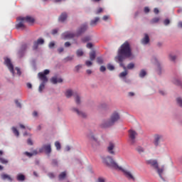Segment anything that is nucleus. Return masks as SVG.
Listing matches in <instances>:
<instances>
[{
    "label": "nucleus",
    "mask_w": 182,
    "mask_h": 182,
    "mask_svg": "<svg viewBox=\"0 0 182 182\" xmlns=\"http://www.w3.org/2000/svg\"><path fill=\"white\" fill-rule=\"evenodd\" d=\"M54 46H55V43H54V42L50 43V44H49V48H50V49H52V48H53Z\"/></svg>",
    "instance_id": "052dcab7"
},
{
    "label": "nucleus",
    "mask_w": 182,
    "mask_h": 182,
    "mask_svg": "<svg viewBox=\"0 0 182 182\" xmlns=\"http://www.w3.org/2000/svg\"><path fill=\"white\" fill-rule=\"evenodd\" d=\"M65 95L66 97H68V99H69L70 97H72V96H73V95H75V92H73V91H72V90H67Z\"/></svg>",
    "instance_id": "4be33fe9"
},
{
    "label": "nucleus",
    "mask_w": 182,
    "mask_h": 182,
    "mask_svg": "<svg viewBox=\"0 0 182 182\" xmlns=\"http://www.w3.org/2000/svg\"><path fill=\"white\" fill-rule=\"evenodd\" d=\"M27 144H28L29 146H33V142L32 141V139H28L27 140Z\"/></svg>",
    "instance_id": "de8ad7c7"
},
{
    "label": "nucleus",
    "mask_w": 182,
    "mask_h": 182,
    "mask_svg": "<svg viewBox=\"0 0 182 182\" xmlns=\"http://www.w3.org/2000/svg\"><path fill=\"white\" fill-rule=\"evenodd\" d=\"M82 42H89V41H90V37L89 36H87V37H85L82 39Z\"/></svg>",
    "instance_id": "79ce46f5"
},
{
    "label": "nucleus",
    "mask_w": 182,
    "mask_h": 182,
    "mask_svg": "<svg viewBox=\"0 0 182 182\" xmlns=\"http://www.w3.org/2000/svg\"><path fill=\"white\" fill-rule=\"evenodd\" d=\"M149 42H150V38H149V35L145 34L144 38H142L141 40V43H143V45H147V43H149Z\"/></svg>",
    "instance_id": "6ab92c4d"
},
{
    "label": "nucleus",
    "mask_w": 182,
    "mask_h": 182,
    "mask_svg": "<svg viewBox=\"0 0 182 182\" xmlns=\"http://www.w3.org/2000/svg\"><path fill=\"white\" fill-rule=\"evenodd\" d=\"M117 170H121L122 173H124V176L128 178V180H133L134 181V176H133V174H132V172L129 171H127V169L122 168V167H119Z\"/></svg>",
    "instance_id": "6e6552de"
},
{
    "label": "nucleus",
    "mask_w": 182,
    "mask_h": 182,
    "mask_svg": "<svg viewBox=\"0 0 182 182\" xmlns=\"http://www.w3.org/2000/svg\"><path fill=\"white\" fill-rule=\"evenodd\" d=\"M38 45H39V44H38L36 41H35L34 43H33V49L34 50H36V49H38Z\"/></svg>",
    "instance_id": "c03bdc74"
},
{
    "label": "nucleus",
    "mask_w": 182,
    "mask_h": 182,
    "mask_svg": "<svg viewBox=\"0 0 182 182\" xmlns=\"http://www.w3.org/2000/svg\"><path fill=\"white\" fill-rule=\"evenodd\" d=\"M105 178H98V182H105Z\"/></svg>",
    "instance_id": "338daca9"
},
{
    "label": "nucleus",
    "mask_w": 182,
    "mask_h": 182,
    "mask_svg": "<svg viewBox=\"0 0 182 182\" xmlns=\"http://www.w3.org/2000/svg\"><path fill=\"white\" fill-rule=\"evenodd\" d=\"M36 42L38 45H43L45 43V41L43 38H38Z\"/></svg>",
    "instance_id": "4c0bfd02"
},
{
    "label": "nucleus",
    "mask_w": 182,
    "mask_h": 182,
    "mask_svg": "<svg viewBox=\"0 0 182 182\" xmlns=\"http://www.w3.org/2000/svg\"><path fill=\"white\" fill-rule=\"evenodd\" d=\"M101 12H103V9L100 7L96 11V15H99V14H101Z\"/></svg>",
    "instance_id": "09e8293b"
},
{
    "label": "nucleus",
    "mask_w": 182,
    "mask_h": 182,
    "mask_svg": "<svg viewBox=\"0 0 182 182\" xmlns=\"http://www.w3.org/2000/svg\"><path fill=\"white\" fill-rule=\"evenodd\" d=\"M16 29H22L23 31L26 29V26H25V19L23 17H18L17 18V23L16 24Z\"/></svg>",
    "instance_id": "0eeeda50"
},
{
    "label": "nucleus",
    "mask_w": 182,
    "mask_h": 182,
    "mask_svg": "<svg viewBox=\"0 0 182 182\" xmlns=\"http://www.w3.org/2000/svg\"><path fill=\"white\" fill-rule=\"evenodd\" d=\"M160 21V18L155 17L151 20V23H157Z\"/></svg>",
    "instance_id": "7c9ffc66"
},
{
    "label": "nucleus",
    "mask_w": 182,
    "mask_h": 182,
    "mask_svg": "<svg viewBox=\"0 0 182 182\" xmlns=\"http://www.w3.org/2000/svg\"><path fill=\"white\" fill-rule=\"evenodd\" d=\"M75 34L70 31H65L61 35L62 39H73L75 38Z\"/></svg>",
    "instance_id": "1a4fd4ad"
},
{
    "label": "nucleus",
    "mask_w": 182,
    "mask_h": 182,
    "mask_svg": "<svg viewBox=\"0 0 182 182\" xmlns=\"http://www.w3.org/2000/svg\"><path fill=\"white\" fill-rule=\"evenodd\" d=\"M16 70L17 71L18 76H21V70L18 68H16Z\"/></svg>",
    "instance_id": "e2e57ef3"
},
{
    "label": "nucleus",
    "mask_w": 182,
    "mask_h": 182,
    "mask_svg": "<svg viewBox=\"0 0 182 182\" xmlns=\"http://www.w3.org/2000/svg\"><path fill=\"white\" fill-rule=\"evenodd\" d=\"M102 161L105 164H106V166L111 167L112 168H114L115 170H117L119 167L111 156L103 158Z\"/></svg>",
    "instance_id": "20e7f679"
},
{
    "label": "nucleus",
    "mask_w": 182,
    "mask_h": 182,
    "mask_svg": "<svg viewBox=\"0 0 182 182\" xmlns=\"http://www.w3.org/2000/svg\"><path fill=\"white\" fill-rule=\"evenodd\" d=\"M55 146L57 150H60L61 146H60V141H55Z\"/></svg>",
    "instance_id": "c9c22d12"
},
{
    "label": "nucleus",
    "mask_w": 182,
    "mask_h": 182,
    "mask_svg": "<svg viewBox=\"0 0 182 182\" xmlns=\"http://www.w3.org/2000/svg\"><path fill=\"white\" fill-rule=\"evenodd\" d=\"M90 60H95L96 59V51L92 50L90 53Z\"/></svg>",
    "instance_id": "b1692460"
},
{
    "label": "nucleus",
    "mask_w": 182,
    "mask_h": 182,
    "mask_svg": "<svg viewBox=\"0 0 182 182\" xmlns=\"http://www.w3.org/2000/svg\"><path fill=\"white\" fill-rule=\"evenodd\" d=\"M45 83H46V82H42V83L40 85V86H39V87H38V91H39L40 92H42V90H43V89H45Z\"/></svg>",
    "instance_id": "473e14b6"
},
{
    "label": "nucleus",
    "mask_w": 182,
    "mask_h": 182,
    "mask_svg": "<svg viewBox=\"0 0 182 182\" xmlns=\"http://www.w3.org/2000/svg\"><path fill=\"white\" fill-rule=\"evenodd\" d=\"M77 56H83V50H77Z\"/></svg>",
    "instance_id": "ea45409f"
},
{
    "label": "nucleus",
    "mask_w": 182,
    "mask_h": 182,
    "mask_svg": "<svg viewBox=\"0 0 182 182\" xmlns=\"http://www.w3.org/2000/svg\"><path fill=\"white\" fill-rule=\"evenodd\" d=\"M73 97L75 98V103L77 105H80V95H79L77 92L73 94Z\"/></svg>",
    "instance_id": "f3484780"
},
{
    "label": "nucleus",
    "mask_w": 182,
    "mask_h": 182,
    "mask_svg": "<svg viewBox=\"0 0 182 182\" xmlns=\"http://www.w3.org/2000/svg\"><path fill=\"white\" fill-rule=\"evenodd\" d=\"M65 48H69V46H70V43H69L68 41L65 42Z\"/></svg>",
    "instance_id": "0e129e2a"
},
{
    "label": "nucleus",
    "mask_w": 182,
    "mask_h": 182,
    "mask_svg": "<svg viewBox=\"0 0 182 182\" xmlns=\"http://www.w3.org/2000/svg\"><path fill=\"white\" fill-rule=\"evenodd\" d=\"M164 23L166 26H167V25H169L170 24V20L169 19H166L164 20Z\"/></svg>",
    "instance_id": "8fccbe9b"
},
{
    "label": "nucleus",
    "mask_w": 182,
    "mask_h": 182,
    "mask_svg": "<svg viewBox=\"0 0 182 182\" xmlns=\"http://www.w3.org/2000/svg\"><path fill=\"white\" fill-rule=\"evenodd\" d=\"M66 61L73 60V56H68L65 58Z\"/></svg>",
    "instance_id": "13d9d810"
},
{
    "label": "nucleus",
    "mask_w": 182,
    "mask_h": 182,
    "mask_svg": "<svg viewBox=\"0 0 182 182\" xmlns=\"http://www.w3.org/2000/svg\"><path fill=\"white\" fill-rule=\"evenodd\" d=\"M87 31V24H82L78 29L77 30V35H82V33H85Z\"/></svg>",
    "instance_id": "f8f14e48"
},
{
    "label": "nucleus",
    "mask_w": 182,
    "mask_h": 182,
    "mask_svg": "<svg viewBox=\"0 0 182 182\" xmlns=\"http://www.w3.org/2000/svg\"><path fill=\"white\" fill-rule=\"evenodd\" d=\"M134 63H130L127 65V69L131 70V69H134Z\"/></svg>",
    "instance_id": "a19ab883"
},
{
    "label": "nucleus",
    "mask_w": 182,
    "mask_h": 182,
    "mask_svg": "<svg viewBox=\"0 0 182 182\" xmlns=\"http://www.w3.org/2000/svg\"><path fill=\"white\" fill-rule=\"evenodd\" d=\"M50 82H53V85H56V83H62V82H63V80L62 78L53 77L50 80Z\"/></svg>",
    "instance_id": "2eb2a0df"
},
{
    "label": "nucleus",
    "mask_w": 182,
    "mask_h": 182,
    "mask_svg": "<svg viewBox=\"0 0 182 182\" xmlns=\"http://www.w3.org/2000/svg\"><path fill=\"white\" fill-rule=\"evenodd\" d=\"M100 72H105L106 71V67L104 65H102L100 68Z\"/></svg>",
    "instance_id": "864d4df0"
},
{
    "label": "nucleus",
    "mask_w": 182,
    "mask_h": 182,
    "mask_svg": "<svg viewBox=\"0 0 182 182\" xmlns=\"http://www.w3.org/2000/svg\"><path fill=\"white\" fill-rule=\"evenodd\" d=\"M52 166H53L54 167L58 166V161L56 159H53L52 160Z\"/></svg>",
    "instance_id": "37998d69"
},
{
    "label": "nucleus",
    "mask_w": 182,
    "mask_h": 182,
    "mask_svg": "<svg viewBox=\"0 0 182 182\" xmlns=\"http://www.w3.org/2000/svg\"><path fill=\"white\" fill-rule=\"evenodd\" d=\"M147 75V73L144 70H141V72L139 73V77H144Z\"/></svg>",
    "instance_id": "2f4dec72"
},
{
    "label": "nucleus",
    "mask_w": 182,
    "mask_h": 182,
    "mask_svg": "<svg viewBox=\"0 0 182 182\" xmlns=\"http://www.w3.org/2000/svg\"><path fill=\"white\" fill-rule=\"evenodd\" d=\"M114 147H116L114 144L113 142H109L107 148V152L109 154H112V156H114L116 154V151H114Z\"/></svg>",
    "instance_id": "9d476101"
},
{
    "label": "nucleus",
    "mask_w": 182,
    "mask_h": 182,
    "mask_svg": "<svg viewBox=\"0 0 182 182\" xmlns=\"http://www.w3.org/2000/svg\"><path fill=\"white\" fill-rule=\"evenodd\" d=\"M5 65L7 66V68L9 69L10 72L14 75V65H12V63L11 62V59L9 58H5L4 60Z\"/></svg>",
    "instance_id": "9b49d317"
},
{
    "label": "nucleus",
    "mask_w": 182,
    "mask_h": 182,
    "mask_svg": "<svg viewBox=\"0 0 182 182\" xmlns=\"http://www.w3.org/2000/svg\"><path fill=\"white\" fill-rule=\"evenodd\" d=\"M43 151L49 156L52 153V145L50 144H46L42 146L39 149V153H43Z\"/></svg>",
    "instance_id": "39448f33"
},
{
    "label": "nucleus",
    "mask_w": 182,
    "mask_h": 182,
    "mask_svg": "<svg viewBox=\"0 0 182 182\" xmlns=\"http://www.w3.org/2000/svg\"><path fill=\"white\" fill-rule=\"evenodd\" d=\"M48 177H50V178H54L55 174H53V173H48Z\"/></svg>",
    "instance_id": "bf43d9fd"
},
{
    "label": "nucleus",
    "mask_w": 182,
    "mask_h": 182,
    "mask_svg": "<svg viewBox=\"0 0 182 182\" xmlns=\"http://www.w3.org/2000/svg\"><path fill=\"white\" fill-rule=\"evenodd\" d=\"M125 76H127V70H125L119 74V77H125Z\"/></svg>",
    "instance_id": "e433bc0d"
},
{
    "label": "nucleus",
    "mask_w": 182,
    "mask_h": 182,
    "mask_svg": "<svg viewBox=\"0 0 182 182\" xmlns=\"http://www.w3.org/2000/svg\"><path fill=\"white\" fill-rule=\"evenodd\" d=\"M75 69H76L77 72H79V70L80 69H82V65H78L75 66Z\"/></svg>",
    "instance_id": "4d7b16f0"
},
{
    "label": "nucleus",
    "mask_w": 182,
    "mask_h": 182,
    "mask_svg": "<svg viewBox=\"0 0 182 182\" xmlns=\"http://www.w3.org/2000/svg\"><path fill=\"white\" fill-rule=\"evenodd\" d=\"M107 68L109 70H114V66L112 64H108Z\"/></svg>",
    "instance_id": "58836bf2"
},
{
    "label": "nucleus",
    "mask_w": 182,
    "mask_h": 182,
    "mask_svg": "<svg viewBox=\"0 0 182 182\" xmlns=\"http://www.w3.org/2000/svg\"><path fill=\"white\" fill-rule=\"evenodd\" d=\"M133 58V53H132V48H130V43L125 41L118 50V54L115 57V60L119 62L121 68H123L126 70V66L123 63L124 59Z\"/></svg>",
    "instance_id": "f257e3e1"
},
{
    "label": "nucleus",
    "mask_w": 182,
    "mask_h": 182,
    "mask_svg": "<svg viewBox=\"0 0 182 182\" xmlns=\"http://www.w3.org/2000/svg\"><path fill=\"white\" fill-rule=\"evenodd\" d=\"M137 151H139V153H143V151H144V149H143V148H137Z\"/></svg>",
    "instance_id": "680f3d73"
},
{
    "label": "nucleus",
    "mask_w": 182,
    "mask_h": 182,
    "mask_svg": "<svg viewBox=\"0 0 182 182\" xmlns=\"http://www.w3.org/2000/svg\"><path fill=\"white\" fill-rule=\"evenodd\" d=\"M160 139H161V136H160V135L155 136L154 144V146H156V147H157V146H159V144H160Z\"/></svg>",
    "instance_id": "aec40b11"
},
{
    "label": "nucleus",
    "mask_w": 182,
    "mask_h": 182,
    "mask_svg": "<svg viewBox=\"0 0 182 182\" xmlns=\"http://www.w3.org/2000/svg\"><path fill=\"white\" fill-rule=\"evenodd\" d=\"M85 65H86V66H92V65H93V63H92V61H90V60H87V61H85Z\"/></svg>",
    "instance_id": "49530a36"
},
{
    "label": "nucleus",
    "mask_w": 182,
    "mask_h": 182,
    "mask_svg": "<svg viewBox=\"0 0 182 182\" xmlns=\"http://www.w3.org/2000/svg\"><path fill=\"white\" fill-rule=\"evenodd\" d=\"M170 58V60H172L173 62H174V60H176V55H169Z\"/></svg>",
    "instance_id": "3c124183"
},
{
    "label": "nucleus",
    "mask_w": 182,
    "mask_h": 182,
    "mask_svg": "<svg viewBox=\"0 0 182 182\" xmlns=\"http://www.w3.org/2000/svg\"><path fill=\"white\" fill-rule=\"evenodd\" d=\"M11 130L14 133V134H15V136H16V137H19V131H18V129H16V127H13L11 128Z\"/></svg>",
    "instance_id": "bb28decb"
},
{
    "label": "nucleus",
    "mask_w": 182,
    "mask_h": 182,
    "mask_svg": "<svg viewBox=\"0 0 182 182\" xmlns=\"http://www.w3.org/2000/svg\"><path fill=\"white\" fill-rule=\"evenodd\" d=\"M2 180H8V181H12V177L6 173H2L1 175Z\"/></svg>",
    "instance_id": "a211bd4d"
},
{
    "label": "nucleus",
    "mask_w": 182,
    "mask_h": 182,
    "mask_svg": "<svg viewBox=\"0 0 182 182\" xmlns=\"http://www.w3.org/2000/svg\"><path fill=\"white\" fill-rule=\"evenodd\" d=\"M147 164H150L151 167L156 170V173H158L159 177L163 180V181H165L164 178L163 177V172L164 171V166L159 167V163L156 160H149L147 161Z\"/></svg>",
    "instance_id": "f03ea898"
},
{
    "label": "nucleus",
    "mask_w": 182,
    "mask_h": 182,
    "mask_svg": "<svg viewBox=\"0 0 182 182\" xmlns=\"http://www.w3.org/2000/svg\"><path fill=\"white\" fill-rule=\"evenodd\" d=\"M103 21H107L109 19V16H104L102 17Z\"/></svg>",
    "instance_id": "69168bd1"
},
{
    "label": "nucleus",
    "mask_w": 182,
    "mask_h": 182,
    "mask_svg": "<svg viewBox=\"0 0 182 182\" xmlns=\"http://www.w3.org/2000/svg\"><path fill=\"white\" fill-rule=\"evenodd\" d=\"M129 138L131 139L132 144H134V139H136V136H137V132L133 130H129Z\"/></svg>",
    "instance_id": "4468645a"
},
{
    "label": "nucleus",
    "mask_w": 182,
    "mask_h": 182,
    "mask_svg": "<svg viewBox=\"0 0 182 182\" xmlns=\"http://www.w3.org/2000/svg\"><path fill=\"white\" fill-rule=\"evenodd\" d=\"M100 20V18L99 17H96L95 18V20H92L90 21V26H96V25H97V22H99Z\"/></svg>",
    "instance_id": "5701e85b"
},
{
    "label": "nucleus",
    "mask_w": 182,
    "mask_h": 182,
    "mask_svg": "<svg viewBox=\"0 0 182 182\" xmlns=\"http://www.w3.org/2000/svg\"><path fill=\"white\" fill-rule=\"evenodd\" d=\"M18 181H25V176L22 173H19L16 177Z\"/></svg>",
    "instance_id": "393cba45"
},
{
    "label": "nucleus",
    "mask_w": 182,
    "mask_h": 182,
    "mask_svg": "<svg viewBox=\"0 0 182 182\" xmlns=\"http://www.w3.org/2000/svg\"><path fill=\"white\" fill-rule=\"evenodd\" d=\"M97 63L98 65H103V58H102V57H98L97 58Z\"/></svg>",
    "instance_id": "f704fd0d"
},
{
    "label": "nucleus",
    "mask_w": 182,
    "mask_h": 182,
    "mask_svg": "<svg viewBox=\"0 0 182 182\" xmlns=\"http://www.w3.org/2000/svg\"><path fill=\"white\" fill-rule=\"evenodd\" d=\"M176 102H177V105H178V106H180V107H182V99H181V97H178L176 99Z\"/></svg>",
    "instance_id": "72a5a7b5"
},
{
    "label": "nucleus",
    "mask_w": 182,
    "mask_h": 182,
    "mask_svg": "<svg viewBox=\"0 0 182 182\" xmlns=\"http://www.w3.org/2000/svg\"><path fill=\"white\" fill-rule=\"evenodd\" d=\"M87 48H88V49H92V48H93V44H92V43H88L87 44Z\"/></svg>",
    "instance_id": "5fc2aeb1"
},
{
    "label": "nucleus",
    "mask_w": 182,
    "mask_h": 182,
    "mask_svg": "<svg viewBox=\"0 0 182 182\" xmlns=\"http://www.w3.org/2000/svg\"><path fill=\"white\" fill-rule=\"evenodd\" d=\"M88 137L92 141H94V143H97V138L95 137V135L90 134L88 136Z\"/></svg>",
    "instance_id": "c85d7f7f"
},
{
    "label": "nucleus",
    "mask_w": 182,
    "mask_h": 182,
    "mask_svg": "<svg viewBox=\"0 0 182 182\" xmlns=\"http://www.w3.org/2000/svg\"><path fill=\"white\" fill-rule=\"evenodd\" d=\"M119 119L120 116L119 114H114L111 117L110 119L102 123L101 124V127H102V129H107V127H110V126H113L114 123H116V122H117V120H119Z\"/></svg>",
    "instance_id": "7ed1b4c3"
},
{
    "label": "nucleus",
    "mask_w": 182,
    "mask_h": 182,
    "mask_svg": "<svg viewBox=\"0 0 182 182\" xmlns=\"http://www.w3.org/2000/svg\"><path fill=\"white\" fill-rule=\"evenodd\" d=\"M49 73H50L49 70H45L43 73H38V79H40L43 83L48 82V77H46V75H49Z\"/></svg>",
    "instance_id": "423d86ee"
},
{
    "label": "nucleus",
    "mask_w": 182,
    "mask_h": 182,
    "mask_svg": "<svg viewBox=\"0 0 182 182\" xmlns=\"http://www.w3.org/2000/svg\"><path fill=\"white\" fill-rule=\"evenodd\" d=\"M15 103H16L17 107H21V102H19V101H18V100H15Z\"/></svg>",
    "instance_id": "603ef678"
},
{
    "label": "nucleus",
    "mask_w": 182,
    "mask_h": 182,
    "mask_svg": "<svg viewBox=\"0 0 182 182\" xmlns=\"http://www.w3.org/2000/svg\"><path fill=\"white\" fill-rule=\"evenodd\" d=\"M178 28H182V22L181 21L178 22Z\"/></svg>",
    "instance_id": "774afa93"
},
{
    "label": "nucleus",
    "mask_w": 182,
    "mask_h": 182,
    "mask_svg": "<svg viewBox=\"0 0 182 182\" xmlns=\"http://www.w3.org/2000/svg\"><path fill=\"white\" fill-rule=\"evenodd\" d=\"M66 178V172H62L59 176H58V179L60 181H62V180H65Z\"/></svg>",
    "instance_id": "a878e982"
},
{
    "label": "nucleus",
    "mask_w": 182,
    "mask_h": 182,
    "mask_svg": "<svg viewBox=\"0 0 182 182\" xmlns=\"http://www.w3.org/2000/svg\"><path fill=\"white\" fill-rule=\"evenodd\" d=\"M20 127L23 130V132H24V130H27L28 132L31 130V128H29V127H26L25 125L21 124H20Z\"/></svg>",
    "instance_id": "c756f323"
},
{
    "label": "nucleus",
    "mask_w": 182,
    "mask_h": 182,
    "mask_svg": "<svg viewBox=\"0 0 182 182\" xmlns=\"http://www.w3.org/2000/svg\"><path fill=\"white\" fill-rule=\"evenodd\" d=\"M23 19H24V22H27L28 23H33L35 22V19L29 16L26 17H23Z\"/></svg>",
    "instance_id": "dca6fc26"
},
{
    "label": "nucleus",
    "mask_w": 182,
    "mask_h": 182,
    "mask_svg": "<svg viewBox=\"0 0 182 182\" xmlns=\"http://www.w3.org/2000/svg\"><path fill=\"white\" fill-rule=\"evenodd\" d=\"M9 162L8 159L0 157V163H1V164H8Z\"/></svg>",
    "instance_id": "cd10ccee"
},
{
    "label": "nucleus",
    "mask_w": 182,
    "mask_h": 182,
    "mask_svg": "<svg viewBox=\"0 0 182 182\" xmlns=\"http://www.w3.org/2000/svg\"><path fill=\"white\" fill-rule=\"evenodd\" d=\"M72 110H73V112H74V113H77V114H81L80 111H79V109H77L76 108H73Z\"/></svg>",
    "instance_id": "a18cd8bd"
},
{
    "label": "nucleus",
    "mask_w": 182,
    "mask_h": 182,
    "mask_svg": "<svg viewBox=\"0 0 182 182\" xmlns=\"http://www.w3.org/2000/svg\"><path fill=\"white\" fill-rule=\"evenodd\" d=\"M65 19H68V14L66 13H63L60 16L58 21L60 22H63Z\"/></svg>",
    "instance_id": "412c9836"
},
{
    "label": "nucleus",
    "mask_w": 182,
    "mask_h": 182,
    "mask_svg": "<svg viewBox=\"0 0 182 182\" xmlns=\"http://www.w3.org/2000/svg\"><path fill=\"white\" fill-rule=\"evenodd\" d=\"M28 48V46L26 44H23L21 47L20 48L18 52V55L19 58H22L23 56V54L25 53V50H26Z\"/></svg>",
    "instance_id": "ddd939ff"
},
{
    "label": "nucleus",
    "mask_w": 182,
    "mask_h": 182,
    "mask_svg": "<svg viewBox=\"0 0 182 182\" xmlns=\"http://www.w3.org/2000/svg\"><path fill=\"white\" fill-rule=\"evenodd\" d=\"M24 154H26V156H27L28 157H32V156H33V155H32V153H30V152H28V151H26L24 153Z\"/></svg>",
    "instance_id": "6e6d98bb"
}]
</instances>
